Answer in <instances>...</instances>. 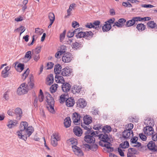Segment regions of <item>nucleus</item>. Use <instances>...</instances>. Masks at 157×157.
Segmentation results:
<instances>
[{"instance_id": "obj_1", "label": "nucleus", "mask_w": 157, "mask_h": 157, "mask_svg": "<svg viewBox=\"0 0 157 157\" xmlns=\"http://www.w3.org/2000/svg\"><path fill=\"white\" fill-rule=\"evenodd\" d=\"M20 130L16 132V135L19 139L26 141L34 131L33 127L28 126V124L26 121L21 122L19 126Z\"/></svg>"}, {"instance_id": "obj_2", "label": "nucleus", "mask_w": 157, "mask_h": 157, "mask_svg": "<svg viewBox=\"0 0 157 157\" xmlns=\"http://www.w3.org/2000/svg\"><path fill=\"white\" fill-rule=\"evenodd\" d=\"M45 95L46 96V101L47 102L49 106H47V108L49 111L52 114L55 113V111L54 109L55 104V101L53 98L52 97L51 94L48 92H46Z\"/></svg>"}, {"instance_id": "obj_3", "label": "nucleus", "mask_w": 157, "mask_h": 157, "mask_svg": "<svg viewBox=\"0 0 157 157\" xmlns=\"http://www.w3.org/2000/svg\"><path fill=\"white\" fill-rule=\"evenodd\" d=\"M60 103H63L66 102V105L68 107L73 106L75 103L74 99L72 97H69L68 94H65L61 95L60 97Z\"/></svg>"}, {"instance_id": "obj_4", "label": "nucleus", "mask_w": 157, "mask_h": 157, "mask_svg": "<svg viewBox=\"0 0 157 157\" xmlns=\"http://www.w3.org/2000/svg\"><path fill=\"white\" fill-rule=\"evenodd\" d=\"M84 41V40L82 38L79 40H76L75 42L72 43L71 47L73 49L76 50H80L83 47Z\"/></svg>"}, {"instance_id": "obj_5", "label": "nucleus", "mask_w": 157, "mask_h": 157, "mask_svg": "<svg viewBox=\"0 0 157 157\" xmlns=\"http://www.w3.org/2000/svg\"><path fill=\"white\" fill-rule=\"evenodd\" d=\"M61 75L63 76H70L73 75V69L68 66L61 70Z\"/></svg>"}, {"instance_id": "obj_6", "label": "nucleus", "mask_w": 157, "mask_h": 157, "mask_svg": "<svg viewBox=\"0 0 157 157\" xmlns=\"http://www.w3.org/2000/svg\"><path fill=\"white\" fill-rule=\"evenodd\" d=\"M72 58L73 56L71 53L67 52L63 54L62 60L64 63H68L71 61Z\"/></svg>"}, {"instance_id": "obj_7", "label": "nucleus", "mask_w": 157, "mask_h": 157, "mask_svg": "<svg viewBox=\"0 0 157 157\" xmlns=\"http://www.w3.org/2000/svg\"><path fill=\"white\" fill-rule=\"evenodd\" d=\"M72 148L75 154L78 156H82L84 155V153L81 149L77 145H72Z\"/></svg>"}, {"instance_id": "obj_8", "label": "nucleus", "mask_w": 157, "mask_h": 157, "mask_svg": "<svg viewBox=\"0 0 157 157\" xmlns=\"http://www.w3.org/2000/svg\"><path fill=\"white\" fill-rule=\"evenodd\" d=\"M81 119V116L80 114L76 112L74 113L72 115V119L73 123L75 125H78L80 124V121Z\"/></svg>"}, {"instance_id": "obj_9", "label": "nucleus", "mask_w": 157, "mask_h": 157, "mask_svg": "<svg viewBox=\"0 0 157 157\" xmlns=\"http://www.w3.org/2000/svg\"><path fill=\"white\" fill-rule=\"evenodd\" d=\"M143 132L144 134L147 136L152 135L154 134V132L152 126L149 125L146 126L144 128Z\"/></svg>"}, {"instance_id": "obj_10", "label": "nucleus", "mask_w": 157, "mask_h": 157, "mask_svg": "<svg viewBox=\"0 0 157 157\" xmlns=\"http://www.w3.org/2000/svg\"><path fill=\"white\" fill-rule=\"evenodd\" d=\"M138 21L137 17H135L132 18V19L126 22L125 26L127 27H131L134 25L137 24V22Z\"/></svg>"}, {"instance_id": "obj_11", "label": "nucleus", "mask_w": 157, "mask_h": 157, "mask_svg": "<svg viewBox=\"0 0 157 157\" xmlns=\"http://www.w3.org/2000/svg\"><path fill=\"white\" fill-rule=\"evenodd\" d=\"M77 107L79 108H84L86 105L87 103L83 98H80L76 102Z\"/></svg>"}, {"instance_id": "obj_12", "label": "nucleus", "mask_w": 157, "mask_h": 157, "mask_svg": "<svg viewBox=\"0 0 157 157\" xmlns=\"http://www.w3.org/2000/svg\"><path fill=\"white\" fill-rule=\"evenodd\" d=\"M99 139L101 142H102L104 143L107 142L108 141L110 140V138L108 135L105 133L101 134L99 135Z\"/></svg>"}, {"instance_id": "obj_13", "label": "nucleus", "mask_w": 157, "mask_h": 157, "mask_svg": "<svg viewBox=\"0 0 157 157\" xmlns=\"http://www.w3.org/2000/svg\"><path fill=\"white\" fill-rule=\"evenodd\" d=\"M147 146L148 149L150 151H152L153 152L157 151V149L156 148V146L154 141L151 140L149 141Z\"/></svg>"}, {"instance_id": "obj_14", "label": "nucleus", "mask_w": 157, "mask_h": 157, "mask_svg": "<svg viewBox=\"0 0 157 157\" xmlns=\"http://www.w3.org/2000/svg\"><path fill=\"white\" fill-rule=\"evenodd\" d=\"M84 140L87 143L89 144H95V139L94 137L90 135H85L84 137Z\"/></svg>"}, {"instance_id": "obj_15", "label": "nucleus", "mask_w": 157, "mask_h": 157, "mask_svg": "<svg viewBox=\"0 0 157 157\" xmlns=\"http://www.w3.org/2000/svg\"><path fill=\"white\" fill-rule=\"evenodd\" d=\"M73 132L75 135L78 137L81 136L82 134V129L78 126H76L74 127Z\"/></svg>"}, {"instance_id": "obj_16", "label": "nucleus", "mask_w": 157, "mask_h": 157, "mask_svg": "<svg viewBox=\"0 0 157 157\" xmlns=\"http://www.w3.org/2000/svg\"><path fill=\"white\" fill-rule=\"evenodd\" d=\"M62 89L65 94H68L67 92L71 90V85L68 82H64L62 85Z\"/></svg>"}, {"instance_id": "obj_17", "label": "nucleus", "mask_w": 157, "mask_h": 157, "mask_svg": "<svg viewBox=\"0 0 157 157\" xmlns=\"http://www.w3.org/2000/svg\"><path fill=\"white\" fill-rule=\"evenodd\" d=\"M83 145L85 148H88L89 150L94 151H96L98 149V146L96 144H93L92 145H90L88 144H84Z\"/></svg>"}, {"instance_id": "obj_18", "label": "nucleus", "mask_w": 157, "mask_h": 157, "mask_svg": "<svg viewBox=\"0 0 157 157\" xmlns=\"http://www.w3.org/2000/svg\"><path fill=\"white\" fill-rule=\"evenodd\" d=\"M82 88L80 86L74 85L71 88V91L72 93L75 94L76 93H80L82 91Z\"/></svg>"}, {"instance_id": "obj_19", "label": "nucleus", "mask_w": 157, "mask_h": 157, "mask_svg": "<svg viewBox=\"0 0 157 157\" xmlns=\"http://www.w3.org/2000/svg\"><path fill=\"white\" fill-rule=\"evenodd\" d=\"M14 113L17 115L16 119L17 120H20L22 116L21 109L19 108H16L14 110Z\"/></svg>"}, {"instance_id": "obj_20", "label": "nucleus", "mask_w": 157, "mask_h": 157, "mask_svg": "<svg viewBox=\"0 0 157 157\" xmlns=\"http://www.w3.org/2000/svg\"><path fill=\"white\" fill-rule=\"evenodd\" d=\"M83 121L85 124L88 125L92 122V118L89 115H86L84 117Z\"/></svg>"}, {"instance_id": "obj_21", "label": "nucleus", "mask_w": 157, "mask_h": 157, "mask_svg": "<svg viewBox=\"0 0 157 157\" xmlns=\"http://www.w3.org/2000/svg\"><path fill=\"white\" fill-rule=\"evenodd\" d=\"M93 25L94 26V28L95 29L99 30V29H100L102 25V24H101V22L99 20H95L93 22Z\"/></svg>"}, {"instance_id": "obj_22", "label": "nucleus", "mask_w": 157, "mask_h": 157, "mask_svg": "<svg viewBox=\"0 0 157 157\" xmlns=\"http://www.w3.org/2000/svg\"><path fill=\"white\" fill-rule=\"evenodd\" d=\"M102 29L103 32H107L109 31L112 28L111 25H109L106 23V22H105V24L103 26L102 25Z\"/></svg>"}, {"instance_id": "obj_23", "label": "nucleus", "mask_w": 157, "mask_h": 157, "mask_svg": "<svg viewBox=\"0 0 157 157\" xmlns=\"http://www.w3.org/2000/svg\"><path fill=\"white\" fill-rule=\"evenodd\" d=\"M81 33V39L82 38H85V37H88L90 36L92 37L94 35V34L91 31L82 32Z\"/></svg>"}, {"instance_id": "obj_24", "label": "nucleus", "mask_w": 157, "mask_h": 157, "mask_svg": "<svg viewBox=\"0 0 157 157\" xmlns=\"http://www.w3.org/2000/svg\"><path fill=\"white\" fill-rule=\"evenodd\" d=\"M28 92V90H26L24 88H21L19 87L17 89V93L19 95H21L26 94Z\"/></svg>"}, {"instance_id": "obj_25", "label": "nucleus", "mask_w": 157, "mask_h": 157, "mask_svg": "<svg viewBox=\"0 0 157 157\" xmlns=\"http://www.w3.org/2000/svg\"><path fill=\"white\" fill-rule=\"evenodd\" d=\"M71 121L70 117H67L64 120V124L66 128H68L70 127L71 124Z\"/></svg>"}, {"instance_id": "obj_26", "label": "nucleus", "mask_w": 157, "mask_h": 157, "mask_svg": "<svg viewBox=\"0 0 157 157\" xmlns=\"http://www.w3.org/2000/svg\"><path fill=\"white\" fill-rule=\"evenodd\" d=\"M24 63H20L17 65H15V67L17 71L21 72L24 69Z\"/></svg>"}, {"instance_id": "obj_27", "label": "nucleus", "mask_w": 157, "mask_h": 157, "mask_svg": "<svg viewBox=\"0 0 157 157\" xmlns=\"http://www.w3.org/2000/svg\"><path fill=\"white\" fill-rule=\"evenodd\" d=\"M62 67L59 64H57L55 66L54 73L56 75H59L61 72V70Z\"/></svg>"}, {"instance_id": "obj_28", "label": "nucleus", "mask_w": 157, "mask_h": 157, "mask_svg": "<svg viewBox=\"0 0 157 157\" xmlns=\"http://www.w3.org/2000/svg\"><path fill=\"white\" fill-rule=\"evenodd\" d=\"M73 31L75 33V36L77 39L78 38L81 39V33H82V31H80V28L75 29Z\"/></svg>"}, {"instance_id": "obj_29", "label": "nucleus", "mask_w": 157, "mask_h": 157, "mask_svg": "<svg viewBox=\"0 0 157 157\" xmlns=\"http://www.w3.org/2000/svg\"><path fill=\"white\" fill-rule=\"evenodd\" d=\"M46 80L48 82H49L48 84V85H50L52 84L54 81L53 75L52 74H50L48 75L46 78Z\"/></svg>"}, {"instance_id": "obj_30", "label": "nucleus", "mask_w": 157, "mask_h": 157, "mask_svg": "<svg viewBox=\"0 0 157 157\" xmlns=\"http://www.w3.org/2000/svg\"><path fill=\"white\" fill-rule=\"evenodd\" d=\"M67 142L69 144L71 143V144L72 145L76 146L78 145V140L74 138H71L67 140Z\"/></svg>"}, {"instance_id": "obj_31", "label": "nucleus", "mask_w": 157, "mask_h": 157, "mask_svg": "<svg viewBox=\"0 0 157 157\" xmlns=\"http://www.w3.org/2000/svg\"><path fill=\"white\" fill-rule=\"evenodd\" d=\"M9 123V124L7 125V126L9 128H10L17 125V124H18V121L16 120H14L13 121L11 120Z\"/></svg>"}, {"instance_id": "obj_32", "label": "nucleus", "mask_w": 157, "mask_h": 157, "mask_svg": "<svg viewBox=\"0 0 157 157\" xmlns=\"http://www.w3.org/2000/svg\"><path fill=\"white\" fill-rule=\"evenodd\" d=\"M102 130L104 133H109L111 131L112 128L110 126L106 125L103 127Z\"/></svg>"}, {"instance_id": "obj_33", "label": "nucleus", "mask_w": 157, "mask_h": 157, "mask_svg": "<svg viewBox=\"0 0 157 157\" xmlns=\"http://www.w3.org/2000/svg\"><path fill=\"white\" fill-rule=\"evenodd\" d=\"M129 147V144L128 142L126 141L120 144L119 147L125 149L128 148Z\"/></svg>"}, {"instance_id": "obj_34", "label": "nucleus", "mask_w": 157, "mask_h": 157, "mask_svg": "<svg viewBox=\"0 0 157 157\" xmlns=\"http://www.w3.org/2000/svg\"><path fill=\"white\" fill-rule=\"evenodd\" d=\"M122 136L124 139H130V135L131 134L129 132V131L125 130L122 132Z\"/></svg>"}, {"instance_id": "obj_35", "label": "nucleus", "mask_w": 157, "mask_h": 157, "mask_svg": "<svg viewBox=\"0 0 157 157\" xmlns=\"http://www.w3.org/2000/svg\"><path fill=\"white\" fill-rule=\"evenodd\" d=\"M147 26L151 28H157V25L153 21H150L148 22L147 23Z\"/></svg>"}, {"instance_id": "obj_36", "label": "nucleus", "mask_w": 157, "mask_h": 157, "mask_svg": "<svg viewBox=\"0 0 157 157\" xmlns=\"http://www.w3.org/2000/svg\"><path fill=\"white\" fill-rule=\"evenodd\" d=\"M136 29L139 31H142L146 28V26L143 24L140 23L137 25Z\"/></svg>"}, {"instance_id": "obj_37", "label": "nucleus", "mask_w": 157, "mask_h": 157, "mask_svg": "<svg viewBox=\"0 0 157 157\" xmlns=\"http://www.w3.org/2000/svg\"><path fill=\"white\" fill-rule=\"evenodd\" d=\"M105 143H106V144H103L101 141H100L99 143V144L100 146L102 147H105L107 149H109V148L111 146H112V144L109 141Z\"/></svg>"}, {"instance_id": "obj_38", "label": "nucleus", "mask_w": 157, "mask_h": 157, "mask_svg": "<svg viewBox=\"0 0 157 157\" xmlns=\"http://www.w3.org/2000/svg\"><path fill=\"white\" fill-rule=\"evenodd\" d=\"M57 141L58 140L56 139L55 137L52 138V136L51 142L52 144L53 147H56L57 145Z\"/></svg>"}, {"instance_id": "obj_39", "label": "nucleus", "mask_w": 157, "mask_h": 157, "mask_svg": "<svg viewBox=\"0 0 157 157\" xmlns=\"http://www.w3.org/2000/svg\"><path fill=\"white\" fill-rule=\"evenodd\" d=\"M138 152L135 148H130L128 150V153L131 154L130 152L134 153V154H137Z\"/></svg>"}, {"instance_id": "obj_40", "label": "nucleus", "mask_w": 157, "mask_h": 157, "mask_svg": "<svg viewBox=\"0 0 157 157\" xmlns=\"http://www.w3.org/2000/svg\"><path fill=\"white\" fill-rule=\"evenodd\" d=\"M24 58L29 59L28 61L29 60L32 58L31 52L30 51H28L26 52L25 56L24 58H23L22 59H24Z\"/></svg>"}, {"instance_id": "obj_41", "label": "nucleus", "mask_w": 157, "mask_h": 157, "mask_svg": "<svg viewBox=\"0 0 157 157\" xmlns=\"http://www.w3.org/2000/svg\"><path fill=\"white\" fill-rule=\"evenodd\" d=\"M48 18L49 19L50 21H54L55 20V15L53 13H50L48 14Z\"/></svg>"}, {"instance_id": "obj_42", "label": "nucleus", "mask_w": 157, "mask_h": 157, "mask_svg": "<svg viewBox=\"0 0 157 157\" xmlns=\"http://www.w3.org/2000/svg\"><path fill=\"white\" fill-rule=\"evenodd\" d=\"M66 47L65 46H62L61 47L60 50L59 51V52H60V55H61L63 54H64L65 52V50L66 49Z\"/></svg>"}, {"instance_id": "obj_43", "label": "nucleus", "mask_w": 157, "mask_h": 157, "mask_svg": "<svg viewBox=\"0 0 157 157\" xmlns=\"http://www.w3.org/2000/svg\"><path fill=\"white\" fill-rule=\"evenodd\" d=\"M139 136L140 138L143 141H146L147 139V137L143 133H140L139 134Z\"/></svg>"}, {"instance_id": "obj_44", "label": "nucleus", "mask_w": 157, "mask_h": 157, "mask_svg": "<svg viewBox=\"0 0 157 157\" xmlns=\"http://www.w3.org/2000/svg\"><path fill=\"white\" fill-rule=\"evenodd\" d=\"M66 32V30H64L63 33L60 34L59 37L60 40L61 42L63 41L65 37V36Z\"/></svg>"}, {"instance_id": "obj_45", "label": "nucleus", "mask_w": 157, "mask_h": 157, "mask_svg": "<svg viewBox=\"0 0 157 157\" xmlns=\"http://www.w3.org/2000/svg\"><path fill=\"white\" fill-rule=\"evenodd\" d=\"M129 1H127V2H123L122 3V5L123 6L127 7H132V5L129 2Z\"/></svg>"}, {"instance_id": "obj_46", "label": "nucleus", "mask_w": 157, "mask_h": 157, "mask_svg": "<svg viewBox=\"0 0 157 157\" xmlns=\"http://www.w3.org/2000/svg\"><path fill=\"white\" fill-rule=\"evenodd\" d=\"M138 138L136 136H133L130 140V141L132 144H135L137 142Z\"/></svg>"}, {"instance_id": "obj_47", "label": "nucleus", "mask_w": 157, "mask_h": 157, "mask_svg": "<svg viewBox=\"0 0 157 157\" xmlns=\"http://www.w3.org/2000/svg\"><path fill=\"white\" fill-rule=\"evenodd\" d=\"M54 65V64L52 62H48L47 64V66L48 67L46 69L49 70L51 69L53 67Z\"/></svg>"}, {"instance_id": "obj_48", "label": "nucleus", "mask_w": 157, "mask_h": 157, "mask_svg": "<svg viewBox=\"0 0 157 157\" xmlns=\"http://www.w3.org/2000/svg\"><path fill=\"white\" fill-rule=\"evenodd\" d=\"M118 22H119L120 24L121 25L122 28L123 26L124 25L126 22V20L123 18H120L118 20Z\"/></svg>"}, {"instance_id": "obj_49", "label": "nucleus", "mask_w": 157, "mask_h": 157, "mask_svg": "<svg viewBox=\"0 0 157 157\" xmlns=\"http://www.w3.org/2000/svg\"><path fill=\"white\" fill-rule=\"evenodd\" d=\"M75 35L73 31L71 32L70 30L69 31L67 34V36L69 38H71L73 37Z\"/></svg>"}, {"instance_id": "obj_50", "label": "nucleus", "mask_w": 157, "mask_h": 157, "mask_svg": "<svg viewBox=\"0 0 157 157\" xmlns=\"http://www.w3.org/2000/svg\"><path fill=\"white\" fill-rule=\"evenodd\" d=\"M41 49V47L40 46L36 47L34 49L35 54H39V53L40 52Z\"/></svg>"}, {"instance_id": "obj_51", "label": "nucleus", "mask_w": 157, "mask_h": 157, "mask_svg": "<svg viewBox=\"0 0 157 157\" xmlns=\"http://www.w3.org/2000/svg\"><path fill=\"white\" fill-rule=\"evenodd\" d=\"M123 151H124V150H122L121 148L119 147L117 148V151L120 155L122 157H124V156Z\"/></svg>"}, {"instance_id": "obj_52", "label": "nucleus", "mask_w": 157, "mask_h": 157, "mask_svg": "<svg viewBox=\"0 0 157 157\" xmlns=\"http://www.w3.org/2000/svg\"><path fill=\"white\" fill-rule=\"evenodd\" d=\"M72 27L74 28L78 27L79 26V23L76 21H73L72 23Z\"/></svg>"}, {"instance_id": "obj_53", "label": "nucleus", "mask_w": 157, "mask_h": 157, "mask_svg": "<svg viewBox=\"0 0 157 157\" xmlns=\"http://www.w3.org/2000/svg\"><path fill=\"white\" fill-rule=\"evenodd\" d=\"M115 21V18H112L110 19L107 21H105V22H106V23H107L109 25H111L112 24L114 23Z\"/></svg>"}, {"instance_id": "obj_54", "label": "nucleus", "mask_w": 157, "mask_h": 157, "mask_svg": "<svg viewBox=\"0 0 157 157\" xmlns=\"http://www.w3.org/2000/svg\"><path fill=\"white\" fill-rule=\"evenodd\" d=\"M85 26L86 28H94V25H93V23L90 22V23H87L85 25Z\"/></svg>"}, {"instance_id": "obj_55", "label": "nucleus", "mask_w": 157, "mask_h": 157, "mask_svg": "<svg viewBox=\"0 0 157 157\" xmlns=\"http://www.w3.org/2000/svg\"><path fill=\"white\" fill-rule=\"evenodd\" d=\"M9 72L2 71L1 72L2 76L4 78L7 77L9 75Z\"/></svg>"}, {"instance_id": "obj_56", "label": "nucleus", "mask_w": 157, "mask_h": 157, "mask_svg": "<svg viewBox=\"0 0 157 157\" xmlns=\"http://www.w3.org/2000/svg\"><path fill=\"white\" fill-rule=\"evenodd\" d=\"M50 90L51 93H54L56 91V88H55L53 84L50 87Z\"/></svg>"}, {"instance_id": "obj_57", "label": "nucleus", "mask_w": 157, "mask_h": 157, "mask_svg": "<svg viewBox=\"0 0 157 157\" xmlns=\"http://www.w3.org/2000/svg\"><path fill=\"white\" fill-rule=\"evenodd\" d=\"M33 57L34 60L36 62L40 58V56L39 54H35L34 56H33Z\"/></svg>"}, {"instance_id": "obj_58", "label": "nucleus", "mask_w": 157, "mask_h": 157, "mask_svg": "<svg viewBox=\"0 0 157 157\" xmlns=\"http://www.w3.org/2000/svg\"><path fill=\"white\" fill-rule=\"evenodd\" d=\"M29 68H28L23 73V74L25 75V77L24 78V80H25L26 78V77L28 76V75L29 74Z\"/></svg>"}, {"instance_id": "obj_59", "label": "nucleus", "mask_w": 157, "mask_h": 157, "mask_svg": "<svg viewBox=\"0 0 157 157\" xmlns=\"http://www.w3.org/2000/svg\"><path fill=\"white\" fill-rule=\"evenodd\" d=\"M36 98L34 100L33 102V105L35 108H37V102H38V98L37 96H36Z\"/></svg>"}, {"instance_id": "obj_60", "label": "nucleus", "mask_w": 157, "mask_h": 157, "mask_svg": "<svg viewBox=\"0 0 157 157\" xmlns=\"http://www.w3.org/2000/svg\"><path fill=\"white\" fill-rule=\"evenodd\" d=\"M143 7L146 8H151L154 7V6L151 4H143L141 5Z\"/></svg>"}, {"instance_id": "obj_61", "label": "nucleus", "mask_w": 157, "mask_h": 157, "mask_svg": "<svg viewBox=\"0 0 157 157\" xmlns=\"http://www.w3.org/2000/svg\"><path fill=\"white\" fill-rule=\"evenodd\" d=\"M13 109H10L7 111V114L9 115L13 116L14 114Z\"/></svg>"}, {"instance_id": "obj_62", "label": "nucleus", "mask_w": 157, "mask_h": 157, "mask_svg": "<svg viewBox=\"0 0 157 157\" xmlns=\"http://www.w3.org/2000/svg\"><path fill=\"white\" fill-rule=\"evenodd\" d=\"M137 17L138 21H147L146 17H141L140 16H138Z\"/></svg>"}, {"instance_id": "obj_63", "label": "nucleus", "mask_w": 157, "mask_h": 157, "mask_svg": "<svg viewBox=\"0 0 157 157\" xmlns=\"http://www.w3.org/2000/svg\"><path fill=\"white\" fill-rule=\"evenodd\" d=\"M152 139L153 140V141H157V133L155 134H153L152 135Z\"/></svg>"}, {"instance_id": "obj_64", "label": "nucleus", "mask_w": 157, "mask_h": 157, "mask_svg": "<svg viewBox=\"0 0 157 157\" xmlns=\"http://www.w3.org/2000/svg\"><path fill=\"white\" fill-rule=\"evenodd\" d=\"M93 128L95 130H99L101 128V126H99V125L96 124L94 125Z\"/></svg>"}]
</instances>
